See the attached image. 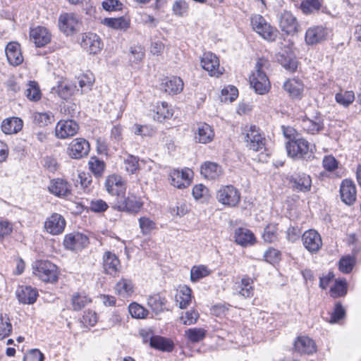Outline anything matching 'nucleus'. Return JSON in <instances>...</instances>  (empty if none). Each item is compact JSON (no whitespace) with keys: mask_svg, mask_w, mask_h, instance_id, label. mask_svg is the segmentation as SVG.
Wrapping results in <instances>:
<instances>
[{"mask_svg":"<svg viewBox=\"0 0 361 361\" xmlns=\"http://www.w3.org/2000/svg\"><path fill=\"white\" fill-rule=\"evenodd\" d=\"M279 26L282 31L290 35L297 32L298 23L290 12L283 11L280 16Z\"/></svg>","mask_w":361,"mask_h":361,"instance_id":"24","label":"nucleus"},{"mask_svg":"<svg viewBox=\"0 0 361 361\" xmlns=\"http://www.w3.org/2000/svg\"><path fill=\"white\" fill-rule=\"evenodd\" d=\"M294 350L300 354H313L317 350L314 341L305 336H298L294 342Z\"/></svg>","mask_w":361,"mask_h":361,"instance_id":"22","label":"nucleus"},{"mask_svg":"<svg viewBox=\"0 0 361 361\" xmlns=\"http://www.w3.org/2000/svg\"><path fill=\"white\" fill-rule=\"evenodd\" d=\"M78 80L82 92H85L91 90L94 82V77L91 72H87L80 75Z\"/></svg>","mask_w":361,"mask_h":361,"instance_id":"50","label":"nucleus"},{"mask_svg":"<svg viewBox=\"0 0 361 361\" xmlns=\"http://www.w3.org/2000/svg\"><path fill=\"white\" fill-rule=\"evenodd\" d=\"M292 187L297 190L307 192L311 188L312 180L310 176L302 173L298 174L291 180Z\"/></svg>","mask_w":361,"mask_h":361,"instance_id":"35","label":"nucleus"},{"mask_svg":"<svg viewBox=\"0 0 361 361\" xmlns=\"http://www.w3.org/2000/svg\"><path fill=\"white\" fill-rule=\"evenodd\" d=\"M30 37L37 47L46 46L51 39L50 31L43 26H37L32 28L30 31Z\"/></svg>","mask_w":361,"mask_h":361,"instance_id":"20","label":"nucleus"},{"mask_svg":"<svg viewBox=\"0 0 361 361\" xmlns=\"http://www.w3.org/2000/svg\"><path fill=\"white\" fill-rule=\"evenodd\" d=\"M91 302V300L87 295L81 293H75L71 298V309L79 311Z\"/></svg>","mask_w":361,"mask_h":361,"instance_id":"46","label":"nucleus"},{"mask_svg":"<svg viewBox=\"0 0 361 361\" xmlns=\"http://www.w3.org/2000/svg\"><path fill=\"white\" fill-rule=\"evenodd\" d=\"M210 274L211 270L204 265L193 266L190 270V280L192 282H197Z\"/></svg>","mask_w":361,"mask_h":361,"instance_id":"47","label":"nucleus"},{"mask_svg":"<svg viewBox=\"0 0 361 361\" xmlns=\"http://www.w3.org/2000/svg\"><path fill=\"white\" fill-rule=\"evenodd\" d=\"M145 57V50L141 46H135L130 48L129 60L132 63H138Z\"/></svg>","mask_w":361,"mask_h":361,"instance_id":"62","label":"nucleus"},{"mask_svg":"<svg viewBox=\"0 0 361 361\" xmlns=\"http://www.w3.org/2000/svg\"><path fill=\"white\" fill-rule=\"evenodd\" d=\"M300 126L304 131L314 135L324 129V121L321 116H315L312 119L305 118L302 119Z\"/></svg>","mask_w":361,"mask_h":361,"instance_id":"26","label":"nucleus"},{"mask_svg":"<svg viewBox=\"0 0 361 361\" xmlns=\"http://www.w3.org/2000/svg\"><path fill=\"white\" fill-rule=\"evenodd\" d=\"M329 30L322 25L308 28L305 32V42L309 45H314L326 40L329 36Z\"/></svg>","mask_w":361,"mask_h":361,"instance_id":"15","label":"nucleus"},{"mask_svg":"<svg viewBox=\"0 0 361 361\" xmlns=\"http://www.w3.org/2000/svg\"><path fill=\"white\" fill-rule=\"evenodd\" d=\"M34 122L39 126H46L54 121L51 112H36L33 114Z\"/></svg>","mask_w":361,"mask_h":361,"instance_id":"52","label":"nucleus"},{"mask_svg":"<svg viewBox=\"0 0 361 361\" xmlns=\"http://www.w3.org/2000/svg\"><path fill=\"white\" fill-rule=\"evenodd\" d=\"M347 293V283L345 280L336 281L335 284L330 289V295L333 298L343 296Z\"/></svg>","mask_w":361,"mask_h":361,"instance_id":"59","label":"nucleus"},{"mask_svg":"<svg viewBox=\"0 0 361 361\" xmlns=\"http://www.w3.org/2000/svg\"><path fill=\"white\" fill-rule=\"evenodd\" d=\"M12 331V325L8 318L0 317V340L8 336Z\"/></svg>","mask_w":361,"mask_h":361,"instance_id":"63","label":"nucleus"},{"mask_svg":"<svg viewBox=\"0 0 361 361\" xmlns=\"http://www.w3.org/2000/svg\"><path fill=\"white\" fill-rule=\"evenodd\" d=\"M218 202L228 207H237L240 201V193L234 186L229 185L221 187L216 192Z\"/></svg>","mask_w":361,"mask_h":361,"instance_id":"6","label":"nucleus"},{"mask_svg":"<svg viewBox=\"0 0 361 361\" xmlns=\"http://www.w3.org/2000/svg\"><path fill=\"white\" fill-rule=\"evenodd\" d=\"M322 0H305L301 4V9L304 13L308 14L320 8Z\"/></svg>","mask_w":361,"mask_h":361,"instance_id":"61","label":"nucleus"},{"mask_svg":"<svg viewBox=\"0 0 361 361\" xmlns=\"http://www.w3.org/2000/svg\"><path fill=\"white\" fill-rule=\"evenodd\" d=\"M336 102L344 106H349L355 100V94L352 90H341L335 95Z\"/></svg>","mask_w":361,"mask_h":361,"instance_id":"43","label":"nucleus"},{"mask_svg":"<svg viewBox=\"0 0 361 361\" xmlns=\"http://www.w3.org/2000/svg\"><path fill=\"white\" fill-rule=\"evenodd\" d=\"M88 238L80 233L68 234L63 240L64 246L69 250H76L88 244Z\"/></svg>","mask_w":361,"mask_h":361,"instance_id":"25","label":"nucleus"},{"mask_svg":"<svg viewBox=\"0 0 361 361\" xmlns=\"http://www.w3.org/2000/svg\"><path fill=\"white\" fill-rule=\"evenodd\" d=\"M133 132L137 135H141L142 137H147V136H152L154 134V129L147 125H139L135 124L133 127Z\"/></svg>","mask_w":361,"mask_h":361,"instance_id":"64","label":"nucleus"},{"mask_svg":"<svg viewBox=\"0 0 361 361\" xmlns=\"http://www.w3.org/2000/svg\"><path fill=\"white\" fill-rule=\"evenodd\" d=\"M193 176L191 169H173L170 173L171 183L174 187L181 189L189 186Z\"/></svg>","mask_w":361,"mask_h":361,"instance_id":"11","label":"nucleus"},{"mask_svg":"<svg viewBox=\"0 0 361 361\" xmlns=\"http://www.w3.org/2000/svg\"><path fill=\"white\" fill-rule=\"evenodd\" d=\"M200 173L205 178L214 180L222 174V169L215 162L205 161L201 166Z\"/></svg>","mask_w":361,"mask_h":361,"instance_id":"31","label":"nucleus"},{"mask_svg":"<svg viewBox=\"0 0 361 361\" xmlns=\"http://www.w3.org/2000/svg\"><path fill=\"white\" fill-rule=\"evenodd\" d=\"M302 245L312 254L319 251L322 247V240L320 234L314 229L304 232L302 235Z\"/></svg>","mask_w":361,"mask_h":361,"instance_id":"10","label":"nucleus"},{"mask_svg":"<svg viewBox=\"0 0 361 361\" xmlns=\"http://www.w3.org/2000/svg\"><path fill=\"white\" fill-rule=\"evenodd\" d=\"M139 227L143 235L149 234L156 228L155 221L147 216H141L138 219Z\"/></svg>","mask_w":361,"mask_h":361,"instance_id":"51","label":"nucleus"},{"mask_svg":"<svg viewBox=\"0 0 361 361\" xmlns=\"http://www.w3.org/2000/svg\"><path fill=\"white\" fill-rule=\"evenodd\" d=\"M125 170L131 174L135 173L139 169V159L137 157L128 154L123 159Z\"/></svg>","mask_w":361,"mask_h":361,"instance_id":"53","label":"nucleus"},{"mask_svg":"<svg viewBox=\"0 0 361 361\" xmlns=\"http://www.w3.org/2000/svg\"><path fill=\"white\" fill-rule=\"evenodd\" d=\"M5 52L7 60L11 65L16 66L23 63V56L21 52L20 46L18 42H9L6 47Z\"/></svg>","mask_w":361,"mask_h":361,"instance_id":"21","label":"nucleus"},{"mask_svg":"<svg viewBox=\"0 0 361 361\" xmlns=\"http://www.w3.org/2000/svg\"><path fill=\"white\" fill-rule=\"evenodd\" d=\"M114 291L120 297L128 298L134 293V284L130 279L121 278L116 283Z\"/></svg>","mask_w":361,"mask_h":361,"instance_id":"29","label":"nucleus"},{"mask_svg":"<svg viewBox=\"0 0 361 361\" xmlns=\"http://www.w3.org/2000/svg\"><path fill=\"white\" fill-rule=\"evenodd\" d=\"M18 300L24 304H33L38 296L37 291L31 286H20L16 290Z\"/></svg>","mask_w":361,"mask_h":361,"instance_id":"32","label":"nucleus"},{"mask_svg":"<svg viewBox=\"0 0 361 361\" xmlns=\"http://www.w3.org/2000/svg\"><path fill=\"white\" fill-rule=\"evenodd\" d=\"M283 88L293 99H300L304 90V85L299 80L289 79L284 82Z\"/></svg>","mask_w":361,"mask_h":361,"instance_id":"33","label":"nucleus"},{"mask_svg":"<svg viewBox=\"0 0 361 361\" xmlns=\"http://www.w3.org/2000/svg\"><path fill=\"white\" fill-rule=\"evenodd\" d=\"M201 66L207 71L211 76L219 77L223 74L224 68L220 67L218 57L212 52L203 54L201 60Z\"/></svg>","mask_w":361,"mask_h":361,"instance_id":"9","label":"nucleus"},{"mask_svg":"<svg viewBox=\"0 0 361 361\" xmlns=\"http://www.w3.org/2000/svg\"><path fill=\"white\" fill-rule=\"evenodd\" d=\"M88 164L90 171L95 176L99 177L102 175L105 168V164L103 161L94 157L90 158Z\"/></svg>","mask_w":361,"mask_h":361,"instance_id":"56","label":"nucleus"},{"mask_svg":"<svg viewBox=\"0 0 361 361\" xmlns=\"http://www.w3.org/2000/svg\"><path fill=\"white\" fill-rule=\"evenodd\" d=\"M80 46L89 54H96L101 51L103 44L97 34L87 32L82 35Z\"/></svg>","mask_w":361,"mask_h":361,"instance_id":"13","label":"nucleus"},{"mask_svg":"<svg viewBox=\"0 0 361 361\" xmlns=\"http://www.w3.org/2000/svg\"><path fill=\"white\" fill-rule=\"evenodd\" d=\"M105 188L109 194L120 196L126 192V183L123 178L117 174L107 176L105 181Z\"/></svg>","mask_w":361,"mask_h":361,"instance_id":"17","label":"nucleus"},{"mask_svg":"<svg viewBox=\"0 0 361 361\" xmlns=\"http://www.w3.org/2000/svg\"><path fill=\"white\" fill-rule=\"evenodd\" d=\"M73 92V87L66 82H61L51 89V93L57 94L63 99H68Z\"/></svg>","mask_w":361,"mask_h":361,"instance_id":"44","label":"nucleus"},{"mask_svg":"<svg viewBox=\"0 0 361 361\" xmlns=\"http://www.w3.org/2000/svg\"><path fill=\"white\" fill-rule=\"evenodd\" d=\"M251 25L254 31L267 41H274L278 31L273 27L261 15H254L251 18Z\"/></svg>","mask_w":361,"mask_h":361,"instance_id":"3","label":"nucleus"},{"mask_svg":"<svg viewBox=\"0 0 361 361\" xmlns=\"http://www.w3.org/2000/svg\"><path fill=\"white\" fill-rule=\"evenodd\" d=\"M78 130L79 126L73 120H61L56 126L55 134L59 139H66L74 136Z\"/></svg>","mask_w":361,"mask_h":361,"instance_id":"14","label":"nucleus"},{"mask_svg":"<svg viewBox=\"0 0 361 361\" xmlns=\"http://www.w3.org/2000/svg\"><path fill=\"white\" fill-rule=\"evenodd\" d=\"M23 128V121L18 117L5 119L1 125L2 131L6 134H13L19 132Z\"/></svg>","mask_w":361,"mask_h":361,"instance_id":"36","label":"nucleus"},{"mask_svg":"<svg viewBox=\"0 0 361 361\" xmlns=\"http://www.w3.org/2000/svg\"><path fill=\"white\" fill-rule=\"evenodd\" d=\"M238 95V89L233 85H228L221 90V100L224 102H231L237 98Z\"/></svg>","mask_w":361,"mask_h":361,"instance_id":"58","label":"nucleus"},{"mask_svg":"<svg viewBox=\"0 0 361 361\" xmlns=\"http://www.w3.org/2000/svg\"><path fill=\"white\" fill-rule=\"evenodd\" d=\"M288 155L293 159H311L314 156L310 143L303 138L290 140L286 145Z\"/></svg>","mask_w":361,"mask_h":361,"instance_id":"1","label":"nucleus"},{"mask_svg":"<svg viewBox=\"0 0 361 361\" xmlns=\"http://www.w3.org/2000/svg\"><path fill=\"white\" fill-rule=\"evenodd\" d=\"M234 238L236 243L246 247L252 245L255 242L253 233L245 228H238L235 231Z\"/></svg>","mask_w":361,"mask_h":361,"instance_id":"30","label":"nucleus"},{"mask_svg":"<svg viewBox=\"0 0 361 361\" xmlns=\"http://www.w3.org/2000/svg\"><path fill=\"white\" fill-rule=\"evenodd\" d=\"M155 111L156 114L154 116V119L159 122H162L173 116L172 109L169 108L168 104L165 102H158Z\"/></svg>","mask_w":361,"mask_h":361,"instance_id":"40","label":"nucleus"},{"mask_svg":"<svg viewBox=\"0 0 361 361\" xmlns=\"http://www.w3.org/2000/svg\"><path fill=\"white\" fill-rule=\"evenodd\" d=\"M66 224V220L62 215L58 213H53L47 218L44 227L48 233L56 235L63 232Z\"/></svg>","mask_w":361,"mask_h":361,"instance_id":"12","label":"nucleus"},{"mask_svg":"<svg viewBox=\"0 0 361 361\" xmlns=\"http://www.w3.org/2000/svg\"><path fill=\"white\" fill-rule=\"evenodd\" d=\"M161 88L169 94H177L183 89V82L179 77L166 78L162 80Z\"/></svg>","mask_w":361,"mask_h":361,"instance_id":"27","label":"nucleus"},{"mask_svg":"<svg viewBox=\"0 0 361 361\" xmlns=\"http://www.w3.org/2000/svg\"><path fill=\"white\" fill-rule=\"evenodd\" d=\"M82 22L78 16L73 13H63L59 18V30L67 36L78 32L81 27Z\"/></svg>","mask_w":361,"mask_h":361,"instance_id":"5","label":"nucleus"},{"mask_svg":"<svg viewBox=\"0 0 361 361\" xmlns=\"http://www.w3.org/2000/svg\"><path fill=\"white\" fill-rule=\"evenodd\" d=\"M103 24L114 30L126 31L130 27V20L123 16L116 18H106Z\"/></svg>","mask_w":361,"mask_h":361,"instance_id":"38","label":"nucleus"},{"mask_svg":"<svg viewBox=\"0 0 361 361\" xmlns=\"http://www.w3.org/2000/svg\"><path fill=\"white\" fill-rule=\"evenodd\" d=\"M200 314L198 312L194 309L185 312L180 317V322L187 326L194 324L197 322Z\"/></svg>","mask_w":361,"mask_h":361,"instance_id":"60","label":"nucleus"},{"mask_svg":"<svg viewBox=\"0 0 361 361\" xmlns=\"http://www.w3.org/2000/svg\"><path fill=\"white\" fill-rule=\"evenodd\" d=\"M128 311L132 317L135 319H144L148 315V310L138 303L132 302L128 307Z\"/></svg>","mask_w":361,"mask_h":361,"instance_id":"55","label":"nucleus"},{"mask_svg":"<svg viewBox=\"0 0 361 361\" xmlns=\"http://www.w3.org/2000/svg\"><path fill=\"white\" fill-rule=\"evenodd\" d=\"M90 151L89 142L84 138H75L68 147V154L73 159H80L87 156Z\"/></svg>","mask_w":361,"mask_h":361,"instance_id":"16","label":"nucleus"},{"mask_svg":"<svg viewBox=\"0 0 361 361\" xmlns=\"http://www.w3.org/2000/svg\"><path fill=\"white\" fill-rule=\"evenodd\" d=\"M33 274L44 282H54L58 279L56 266L47 260L36 261Z\"/></svg>","mask_w":361,"mask_h":361,"instance_id":"4","label":"nucleus"},{"mask_svg":"<svg viewBox=\"0 0 361 361\" xmlns=\"http://www.w3.org/2000/svg\"><path fill=\"white\" fill-rule=\"evenodd\" d=\"M265 63V60L259 59L255 66V71L250 77V85L253 87L255 92L259 94H266L270 88L269 80L267 75L262 71V68Z\"/></svg>","mask_w":361,"mask_h":361,"instance_id":"2","label":"nucleus"},{"mask_svg":"<svg viewBox=\"0 0 361 361\" xmlns=\"http://www.w3.org/2000/svg\"><path fill=\"white\" fill-rule=\"evenodd\" d=\"M245 142L247 147L255 152L265 148L266 140L255 126L245 130Z\"/></svg>","mask_w":361,"mask_h":361,"instance_id":"7","label":"nucleus"},{"mask_svg":"<svg viewBox=\"0 0 361 361\" xmlns=\"http://www.w3.org/2000/svg\"><path fill=\"white\" fill-rule=\"evenodd\" d=\"M171 10L173 15L184 17L188 14L189 5L185 0H176L173 3Z\"/></svg>","mask_w":361,"mask_h":361,"instance_id":"48","label":"nucleus"},{"mask_svg":"<svg viewBox=\"0 0 361 361\" xmlns=\"http://www.w3.org/2000/svg\"><path fill=\"white\" fill-rule=\"evenodd\" d=\"M25 96L31 101H37L41 97V92L38 85L35 81H30L25 92Z\"/></svg>","mask_w":361,"mask_h":361,"instance_id":"54","label":"nucleus"},{"mask_svg":"<svg viewBox=\"0 0 361 361\" xmlns=\"http://www.w3.org/2000/svg\"><path fill=\"white\" fill-rule=\"evenodd\" d=\"M143 206L140 197L129 193L123 200L118 202L117 207L119 211L137 213Z\"/></svg>","mask_w":361,"mask_h":361,"instance_id":"19","label":"nucleus"},{"mask_svg":"<svg viewBox=\"0 0 361 361\" xmlns=\"http://www.w3.org/2000/svg\"><path fill=\"white\" fill-rule=\"evenodd\" d=\"M207 335V331L203 328H191L185 331V336L192 343L202 341Z\"/></svg>","mask_w":361,"mask_h":361,"instance_id":"45","label":"nucleus"},{"mask_svg":"<svg viewBox=\"0 0 361 361\" xmlns=\"http://www.w3.org/2000/svg\"><path fill=\"white\" fill-rule=\"evenodd\" d=\"M166 300L159 294H154L147 298V305L155 314L162 312L165 309Z\"/></svg>","mask_w":361,"mask_h":361,"instance_id":"39","label":"nucleus"},{"mask_svg":"<svg viewBox=\"0 0 361 361\" xmlns=\"http://www.w3.org/2000/svg\"><path fill=\"white\" fill-rule=\"evenodd\" d=\"M277 60L282 66L289 71L293 72L297 69L298 63L290 49L288 51H286V55L283 53H279L277 56Z\"/></svg>","mask_w":361,"mask_h":361,"instance_id":"37","label":"nucleus"},{"mask_svg":"<svg viewBox=\"0 0 361 361\" xmlns=\"http://www.w3.org/2000/svg\"><path fill=\"white\" fill-rule=\"evenodd\" d=\"M150 345L152 348L164 351L170 352L173 350V342L161 336H153L150 339Z\"/></svg>","mask_w":361,"mask_h":361,"instance_id":"41","label":"nucleus"},{"mask_svg":"<svg viewBox=\"0 0 361 361\" xmlns=\"http://www.w3.org/2000/svg\"><path fill=\"white\" fill-rule=\"evenodd\" d=\"M252 281L250 278H243L238 286L239 294L245 298H250L253 295Z\"/></svg>","mask_w":361,"mask_h":361,"instance_id":"57","label":"nucleus"},{"mask_svg":"<svg viewBox=\"0 0 361 361\" xmlns=\"http://www.w3.org/2000/svg\"><path fill=\"white\" fill-rule=\"evenodd\" d=\"M264 242L271 243L278 240V227L276 224H270L267 225L262 234Z\"/></svg>","mask_w":361,"mask_h":361,"instance_id":"49","label":"nucleus"},{"mask_svg":"<svg viewBox=\"0 0 361 361\" xmlns=\"http://www.w3.org/2000/svg\"><path fill=\"white\" fill-rule=\"evenodd\" d=\"M357 252L358 250H355L353 256H344L339 260L338 268L341 272L348 274L353 270L356 262L355 255Z\"/></svg>","mask_w":361,"mask_h":361,"instance_id":"42","label":"nucleus"},{"mask_svg":"<svg viewBox=\"0 0 361 361\" xmlns=\"http://www.w3.org/2000/svg\"><path fill=\"white\" fill-rule=\"evenodd\" d=\"M48 190L58 197H65L71 194V185L64 179L54 178L50 180Z\"/></svg>","mask_w":361,"mask_h":361,"instance_id":"18","label":"nucleus"},{"mask_svg":"<svg viewBox=\"0 0 361 361\" xmlns=\"http://www.w3.org/2000/svg\"><path fill=\"white\" fill-rule=\"evenodd\" d=\"M102 267L106 274L113 277L118 276L121 270V264L118 256L111 252L106 251L102 256Z\"/></svg>","mask_w":361,"mask_h":361,"instance_id":"8","label":"nucleus"},{"mask_svg":"<svg viewBox=\"0 0 361 361\" xmlns=\"http://www.w3.org/2000/svg\"><path fill=\"white\" fill-rule=\"evenodd\" d=\"M192 290L187 286H183L179 288L176 295V305L180 309L187 308L191 303Z\"/></svg>","mask_w":361,"mask_h":361,"instance_id":"34","label":"nucleus"},{"mask_svg":"<svg viewBox=\"0 0 361 361\" xmlns=\"http://www.w3.org/2000/svg\"><path fill=\"white\" fill-rule=\"evenodd\" d=\"M214 137V133L212 127L205 123H199L195 132V140L200 143L207 144L210 142Z\"/></svg>","mask_w":361,"mask_h":361,"instance_id":"28","label":"nucleus"},{"mask_svg":"<svg viewBox=\"0 0 361 361\" xmlns=\"http://www.w3.org/2000/svg\"><path fill=\"white\" fill-rule=\"evenodd\" d=\"M340 194L342 201L346 204L351 205L355 202L356 189L352 180L345 179L342 181Z\"/></svg>","mask_w":361,"mask_h":361,"instance_id":"23","label":"nucleus"}]
</instances>
